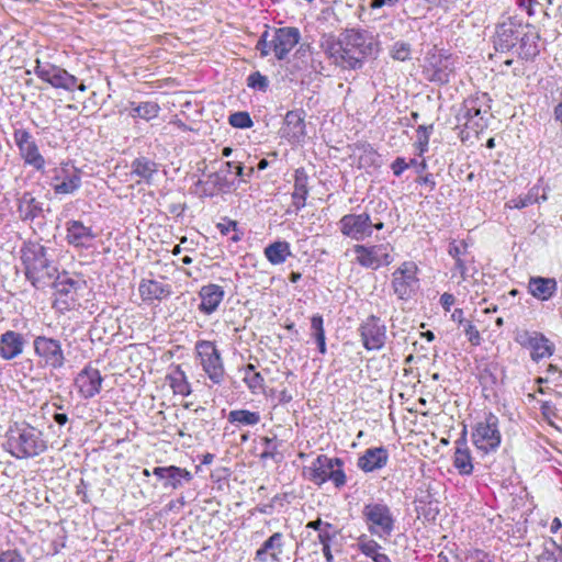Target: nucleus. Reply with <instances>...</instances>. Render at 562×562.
<instances>
[{"label": "nucleus", "mask_w": 562, "mask_h": 562, "mask_svg": "<svg viewBox=\"0 0 562 562\" xmlns=\"http://www.w3.org/2000/svg\"><path fill=\"white\" fill-rule=\"evenodd\" d=\"M319 47L333 65L342 70H358L372 55L373 36L367 32L349 29L336 36L325 33L319 38Z\"/></svg>", "instance_id": "1"}, {"label": "nucleus", "mask_w": 562, "mask_h": 562, "mask_svg": "<svg viewBox=\"0 0 562 562\" xmlns=\"http://www.w3.org/2000/svg\"><path fill=\"white\" fill-rule=\"evenodd\" d=\"M7 446L16 459H29L44 453L48 442L41 429L26 422H15L7 431Z\"/></svg>", "instance_id": "2"}, {"label": "nucleus", "mask_w": 562, "mask_h": 562, "mask_svg": "<svg viewBox=\"0 0 562 562\" xmlns=\"http://www.w3.org/2000/svg\"><path fill=\"white\" fill-rule=\"evenodd\" d=\"M304 475L318 486L331 481L335 487L340 488L347 482L344 461L326 454H319L311 465L304 468Z\"/></svg>", "instance_id": "3"}, {"label": "nucleus", "mask_w": 562, "mask_h": 562, "mask_svg": "<svg viewBox=\"0 0 562 562\" xmlns=\"http://www.w3.org/2000/svg\"><path fill=\"white\" fill-rule=\"evenodd\" d=\"M25 276L35 288H43L53 281L57 269L46 256L42 246L29 249L23 255Z\"/></svg>", "instance_id": "4"}, {"label": "nucleus", "mask_w": 562, "mask_h": 562, "mask_svg": "<svg viewBox=\"0 0 562 562\" xmlns=\"http://www.w3.org/2000/svg\"><path fill=\"white\" fill-rule=\"evenodd\" d=\"M362 518L368 531L379 538L391 536L394 530V517L390 507L383 502H370L362 508Z\"/></svg>", "instance_id": "5"}, {"label": "nucleus", "mask_w": 562, "mask_h": 562, "mask_svg": "<svg viewBox=\"0 0 562 562\" xmlns=\"http://www.w3.org/2000/svg\"><path fill=\"white\" fill-rule=\"evenodd\" d=\"M196 358L202 370L213 384H222L225 378V368L220 350L215 342L198 340L194 346Z\"/></svg>", "instance_id": "6"}, {"label": "nucleus", "mask_w": 562, "mask_h": 562, "mask_svg": "<svg viewBox=\"0 0 562 562\" xmlns=\"http://www.w3.org/2000/svg\"><path fill=\"white\" fill-rule=\"evenodd\" d=\"M498 424V417L493 413L485 414L484 418L475 424L472 431V442L477 450L488 453L499 447L502 435Z\"/></svg>", "instance_id": "7"}, {"label": "nucleus", "mask_w": 562, "mask_h": 562, "mask_svg": "<svg viewBox=\"0 0 562 562\" xmlns=\"http://www.w3.org/2000/svg\"><path fill=\"white\" fill-rule=\"evenodd\" d=\"M13 140L24 166L31 167L35 171L43 172L45 170L46 160L41 154L40 147L32 133L25 128H15L13 132Z\"/></svg>", "instance_id": "8"}, {"label": "nucleus", "mask_w": 562, "mask_h": 562, "mask_svg": "<svg viewBox=\"0 0 562 562\" xmlns=\"http://www.w3.org/2000/svg\"><path fill=\"white\" fill-rule=\"evenodd\" d=\"M383 226L384 224L381 221L373 223L368 213L347 214L339 221L340 232L357 241L370 237L373 227L380 231Z\"/></svg>", "instance_id": "9"}, {"label": "nucleus", "mask_w": 562, "mask_h": 562, "mask_svg": "<svg viewBox=\"0 0 562 562\" xmlns=\"http://www.w3.org/2000/svg\"><path fill=\"white\" fill-rule=\"evenodd\" d=\"M417 272L414 261H405L392 273V289L400 300L409 299L419 288Z\"/></svg>", "instance_id": "10"}, {"label": "nucleus", "mask_w": 562, "mask_h": 562, "mask_svg": "<svg viewBox=\"0 0 562 562\" xmlns=\"http://www.w3.org/2000/svg\"><path fill=\"white\" fill-rule=\"evenodd\" d=\"M34 72L40 79L57 89L74 91L76 89V83H78V78L76 76L50 63H41L40 60H36Z\"/></svg>", "instance_id": "11"}, {"label": "nucleus", "mask_w": 562, "mask_h": 562, "mask_svg": "<svg viewBox=\"0 0 562 562\" xmlns=\"http://www.w3.org/2000/svg\"><path fill=\"white\" fill-rule=\"evenodd\" d=\"M390 244H379L373 246L356 245L353 251L357 255V262L369 269L376 270L381 266H387L393 261Z\"/></svg>", "instance_id": "12"}, {"label": "nucleus", "mask_w": 562, "mask_h": 562, "mask_svg": "<svg viewBox=\"0 0 562 562\" xmlns=\"http://www.w3.org/2000/svg\"><path fill=\"white\" fill-rule=\"evenodd\" d=\"M35 355L44 362L46 367L59 369L65 363V355L59 340L37 336L33 341Z\"/></svg>", "instance_id": "13"}, {"label": "nucleus", "mask_w": 562, "mask_h": 562, "mask_svg": "<svg viewBox=\"0 0 562 562\" xmlns=\"http://www.w3.org/2000/svg\"><path fill=\"white\" fill-rule=\"evenodd\" d=\"M363 347L371 350H380L386 341V326L376 316L368 317L359 328Z\"/></svg>", "instance_id": "14"}, {"label": "nucleus", "mask_w": 562, "mask_h": 562, "mask_svg": "<svg viewBox=\"0 0 562 562\" xmlns=\"http://www.w3.org/2000/svg\"><path fill=\"white\" fill-rule=\"evenodd\" d=\"M50 186L56 194H71L81 186L80 171L74 166L64 164L54 169Z\"/></svg>", "instance_id": "15"}, {"label": "nucleus", "mask_w": 562, "mask_h": 562, "mask_svg": "<svg viewBox=\"0 0 562 562\" xmlns=\"http://www.w3.org/2000/svg\"><path fill=\"white\" fill-rule=\"evenodd\" d=\"M486 94L474 99H468L463 106V116L467 119L464 123L468 128H474L475 132L486 127L487 122L485 115L488 114L490 105Z\"/></svg>", "instance_id": "16"}, {"label": "nucleus", "mask_w": 562, "mask_h": 562, "mask_svg": "<svg viewBox=\"0 0 562 562\" xmlns=\"http://www.w3.org/2000/svg\"><path fill=\"white\" fill-rule=\"evenodd\" d=\"M66 241L77 249H89L93 247L97 234L90 226L81 221L70 220L66 223Z\"/></svg>", "instance_id": "17"}, {"label": "nucleus", "mask_w": 562, "mask_h": 562, "mask_svg": "<svg viewBox=\"0 0 562 562\" xmlns=\"http://www.w3.org/2000/svg\"><path fill=\"white\" fill-rule=\"evenodd\" d=\"M305 112L303 110H292L286 112L284 116L280 136L292 144H299L305 137Z\"/></svg>", "instance_id": "18"}, {"label": "nucleus", "mask_w": 562, "mask_h": 562, "mask_svg": "<svg viewBox=\"0 0 562 562\" xmlns=\"http://www.w3.org/2000/svg\"><path fill=\"white\" fill-rule=\"evenodd\" d=\"M301 34L296 27L278 29L272 36L273 54L279 59H284L294 46L300 42Z\"/></svg>", "instance_id": "19"}, {"label": "nucleus", "mask_w": 562, "mask_h": 562, "mask_svg": "<svg viewBox=\"0 0 562 562\" xmlns=\"http://www.w3.org/2000/svg\"><path fill=\"white\" fill-rule=\"evenodd\" d=\"M102 381L103 379L98 369L86 367L78 373L75 383L79 393L85 398H91L100 392Z\"/></svg>", "instance_id": "20"}, {"label": "nucleus", "mask_w": 562, "mask_h": 562, "mask_svg": "<svg viewBox=\"0 0 562 562\" xmlns=\"http://www.w3.org/2000/svg\"><path fill=\"white\" fill-rule=\"evenodd\" d=\"M24 338L20 333L7 330L0 336V356L4 360H12L22 355Z\"/></svg>", "instance_id": "21"}, {"label": "nucleus", "mask_w": 562, "mask_h": 562, "mask_svg": "<svg viewBox=\"0 0 562 562\" xmlns=\"http://www.w3.org/2000/svg\"><path fill=\"white\" fill-rule=\"evenodd\" d=\"M389 460V452L383 447L369 448L358 459L357 465L363 472H373L384 468Z\"/></svg>", "instance_id": "22"}, {"label": "nucleus", "mask_w": 562, "mask_h": 562, "mask_svg": "<svg viewBox=\"0 0 562 562\" xmlns=\"http://www.w3.org/2000/svg\"><path fill=\"white\" fill-rule=\"evenodd\" d=\"M138 292L143 301H161L171 294L169 284L153 279H143L138 286Z\"/></svg>", "instance_id": "23"}, {"label": "nucleus", "mask_w": 562, "mask_h": 562, "mask_svg": "<svg viewBox=\"0 0 562 562\" xmlns=\"http://www.w3.org/2000/svg\"><path fill=\"white\" fill-rule=\"evenodd\" d=\"M199 295L201 297L199 310L204 314H212L223 301L224 290L217 284H207L201 288Z\"/></svg>", "instance_id": "24"}, {"label": "nucleus", "mask_w": 562, "mask_h": 562, "mask_svg": "<svg viewBox=\"0 0 562 562\" xmlns=\"http://www.w3.org/2000/svg\"><path fill=\"white\" fill-rule=\"evenodd\" d=\"M43 213V203L40 202L31 192H24L18 199V214L21 221H34Z\"/></svg>", "instance_id": "25"}, {"label": "nucleus", "mask_w": 562, "mask_h": 562, "mask_svg": "<svg viewBox=\"0 0 562 562\" xmlns=\"http://www.w3.org/2000/svg\"><path fill=\"white\" fill-rule=\"evenodd\" d=\"M157 175L158 165L146 157L136 158L131 164V176L139 178L137 183L145 182L151 186Z\"/></svg>", "instance_id": "26"}, {"label": "nucleus", "mask_w": 562, "mask_h": 562, "mask_svg": "<svg viewBox=\"0 0 562 562\" xmlns=\"http://www.w3.org/2000/svg\"><path fill=\"white\" fill-rule=\"evenodd\" d=\"M529 293L540 300L547 301L557 291V281L553 278L531 277L528 283Z\"/></svg>", "instance_id": "27"}, {"label": "nucleus", "mask_w": 562, "mask_h": 562, "mask_svg": "<svg viewBox=\"0 0 562 562\" xmlns=\"http://www.w3.org/2000/svg\"><path fill=\"white\" fill-rule=\"evenodd\" d=\"M453 465L461 475H470L473 472L472 457L465 439L456 441Z\"/></svg>", "instance_id": "28"}, {"label": "nucleus", "mask_w": 562, "mask_h": 562, "mask_svg": "<svg viewBox=\"0 0 562 562\" xmlns=\"http://www.w3.org/2000/svg\"><path fill=\"white\" fill-rule=\"evenodd\" d=\"M548 196L546 193V189L541 186V180L537 184H535L527 194L522 196H518L509 201V206L515 209H524L533 203H538L540 201H547Z\"/></svg>", "instance_id": "29"}, {"label": "nucleus", "mask_w": 562, "mask_h": 562, "mask_svg": "<svg viewBox=\"0 0 562 562\" xmlns=\"http://www.w3.org/2000/svg\"><path fill=\"white\" fill-rule=\"evenodd\" d=\"M307 182V175L301 169L295 170L292 200L296 210L303 209L306 204V198L308 195Z\"/></svg>", "instance_id": "30"}, {"label": "nucleus", "mask_w": 562, "mask_h": 562, "mask_svg": "<svg viewBox=\"0 0 562 562\" xmlns=\"http://www.w3.org/2000/svg\"><path fill=\"white\" fill-rule=\"evenodd\" d=\"M526 336H528V344L532 349L531 358L535 361H538L544 357H550L553 353L552 344L543 335L535 333L530 336L526 334Z\"/></svg>", "instance_id": "31"}, {"label": "nucleus", "mask_w": 562, "mask_h": 562, "mask_svg": "<svg viewBox=\"0 0 562 562\" xmlns=\"http://www.w3.org/2000/svg\"><path fill=\"white\" fill-rule=\"evenodd\" d=\"M170 387L175 394L188 396L191 394V385L187 379L184 371L177 367L171 373L167 375Z\"/></svg>", "instance_id": "32"}, {"label": "nucleus", "mask_w": 562, "mask_h": 562, "mask_svg": "<svg viewBox=\"0 0 562 562\" xmlns=\"http://www.w3.org/2000/svg\"><path fill=\"white\" fill-rule=\"evenodd\" d=\"M265 256L270 263L281 265L291 256L290 245L286 241H276L265 248Z\"/></svg>", "instance_id": "33"}, {"label": "nucleus", "mask_w": 562, "mask_h": 562, "mask_svg": "<svg viewBox=\"0 0 562 562\" xmlns=\"http://www.w3.org/2000/svg\"><path fill=\"white\" fill-rule=\"evenodd\" d=\"M227 419L236 426H255L260 423L261 416L259 412L234 409L228 413Z\"/></svg>", "instance_id": "34"}, {"label": "nucleus", "mask_w": 562, "mask_h": 562, "mask_svg": "<svg viewBox=\"0 0 562 562\" xmlns=\"http://www.w3.org/2000/svg\"><path fill=\"white\" fill-rule=\"evenodd\" d=\"M243 381L252 394H258L263 390V378L255 370L254 364H247L244 369Z\"/></svg>", "instance_id": "35"}, {"label": "nucleus", "mask_w": 562, "mask_h": 562, "mask_svg": "<svg viewBox=\"0 0 562 562\" xmlns=\"http://www.w3.org/2000/svg\"><path fill=\"white\" fill-rule=\"evenodd\" d=\"M131 116L140 117L143 120L149 121L158 116L160 111L159 105L156 102H142L139 104L132 103Z\"/></svg>", "instance_id": "36"}, {"label": "nucleus", "mask_w": 562, "mask_h": 562, "mask_svg": "<svg viewBox=\"0 0 562 562\" xmlns=\"http://www.w3.org/2000/svg\"><path fill=\"white\" fill-rule=\"evenodd\" d=\"M432 80L440 83L449 81V76L452 72L450 59L448 57L439 56L438 61L432 64Z\"/></svg>", "instance_id": "37"}, {"label": "nucleus", "mask_w": 562, "mask_h": 562, "mask_svg": "<svg viewBox=\"0 0 562 562\" xmlns=\"http://www.w3.org/2000/svg\"><path fill=\"white\" fill-rule=\"evenodd\" d=\"M192 474L187 469H182L176 465L169 467V475L168 482L165 486H170L173 490L179 488L182 485V481L190 482L192 480Z\"/></svg>", "instance_id": "38"}, {"label": "nucleus", "mask_w": 562, "mask_h": 562, "mask_svg": "<svg viewBox=\"0 0 562 562\" xmlns=\"http://www.w3.org/2000/svg\"><path fill=\"white\" fill-rule=\"evenodd\" d=\"M434 131V125H419L416 130V143L415 146L418 150V155L422 156L428 150V144L430 135Z\"/></svg>", "instance_id": "39"}, {"label": "nucleus", "mask_w": 562, "mask_h": 562, "mask_svg": "<svg viewBox=\"0 0 562 562\" xmlns=\"http://www.w3.org/2000/svg\"><path fill=\"white\" fill-rule=\"evenodd\" d=\"M357 548L361 553L370 559H373L381 550V546L367 535H362L358 538Z\"/></svg>", "instance_id": "40"}, {"label": "nucleus", "mask_w": 562, "mask_h": 562, "mask_svg": "<svg viewBox=\"0 0 562 562\" xmlns=\"http://www.w3.org/2000/svg\"><path fill=\"white\" fill-rule=\"evenodd\" d=\"M516 37H514L513 29L501 26L496 32L495 45L501 49H509L515 45Z\"/></svg>", "instance_id": "41"}, {"label": "nucleus", "mask_w": 562, "mask_h": 562, "mask_svg": "<svg viewBox=\"0 0 562 562\" xmlns=\"http://www.w3.org/2000/svg\"><path fill=\"white\" fill-rule=\"evenodd\" d=\"M282 539L283 535L281 532H274L271 537H269L263 543L262 547L267 551L271 552V558L274 561H279V554L282 552Z\"/></svg>", "instance_id": "42"}, {"label": "nucleus", "mask_w": 562, "mask_h": 562, "mask_svg": "<svg viewBox=\"0 0 562 562\" xmlns=\"http://www.w3.org/2000/svg\"><path fill=\"white\" fill-rule=\"evenodd\" d=\"M228 122L233 127L248 128L252 126V121L247 112H235L229 115Z\"/></svg>", "instance_id": "43"}, {"label": "nucleus", "mask_w": 562, "mask_h": 562, "mask_svg": "<svg viewBox=\"0 0 562 562\" xmlns=\"http://www.w3.org/2000/svg\"><path fill=\"white\" fill-rule=\"evenodd\" d=\"M391 56L395 60L405 61L411 57V45L405 42H396L392 46Z\"/></svg>", "instance_id": "44"}, {"label": "nucleus", "mask_w": 562, "mask_h": 562, "mask_svg": "<svg viewBox=\"0 0 562 562\" xmlns=\"http://www.w3.org/2000/svg\"><path fill=\"white\" fill-rule=\"evenodd\" d=\"M268 78L261 75L259 71L250 74L247 78L248 87L259 91H266L268 88Z\"/></svg>", "instance_id": "45"}, {"label": "nucleus", "mask_w": 562, "mask_h": 562, "mask_svg": "<svg viewBox=\"0 0 562 562\" xmlns=\"http://www.w3.org/2000/svg\"><path fill=\"white\" fill-rule=\"evenodd\" d=\"M463 326V331L465 336L468 337V340L471 342L472 346H479L481 345L482 337L477 328L472 324V322L468 321Z\"/></svg>", "instance_id": "46"}, {"label": "nucleus", "mask_w": 562, "mask_h": 562, "mask_svg": "<svg viewBox=\"0 0 562 562\" xmlns=\"http://www.w3.org/2000/svg\"><path fill=\"white\" fill-rule=\"evenodd\" d=\"M448 254L453 259L467 257L468 256V245L463 240L462 241L453 240L449 244Z\"/></svg>", "instance_id": "47"}, {"label": "nucleus", "mask_w": 562, "mask_h": 562, "mask_svg": "<svg viewBox=\"0 0 562 562\" xmlns=\"http://www.w3.org/2000/svg\"><path fill=\"white\" fill-rule=\"evenodd\" d=\"M56 288L58 293L68 295L77 292L79 289V282L72 279H66L64 281H59L56 284Z\"/></svg>", "instance_id": "48"}, {"label": "nucleus", "mask_w": 562, "mask_h": 562, "mask_svg": "<svg viewBox=\"0 0 562 562\" xmlns=\"http://www.w3.org/2000/svg\"><path fill=\"white\" fill-rule=\"evenodd\" d=\"M467 257L454 259V267L451 269V277L457 278L459 277V282L465 280L467 278Z\"/></svg>", "instance_id": "49"}, {"label": "nucleus", "mask_w": 562, "mask_h": 562, "mask_svg": "<svg viewBox=\"0 0 562 562\" xmlns=\"http://www.w3.org/2000/svg\"><path fill=\"white\" fill-rule=\"evenodd\" d=\"M256 48L260 52L262 57L273 53L272 38L268 40V32H265L258 41Z\"/></svg>", "instance_id": "50"}, {"label": "nucleus", "mask_w": 562, "mask_h": 562, "mask_svg": "<svg viewBox=\"0 0 562 562\" xmlns=\"http://www.w3.org/2000/svg\"><path fill=\"white\" fill-rule=\"evenodd\" d=\"M311 328L315 338L325 336L323 317L321 315H314L311 319Z\"/></svg>", "instance_id": "51"}, {"label": "nucleus", "mask_w": 562, "mask_h": 562, "mask_svg": "<svg viewBox=\"0 0 562 562\" xmlns=\"http://www.w3.org/2000/svg\"><path fill=\"white\" fill-rule=\"evenodd\" d=\"M0 562H25V560L18 551L8 550L0 554Z\"/></svg>", "instance_id": "52"}, {"label": "nucleus", "mask_w": 562, "mask_h": 562, "mask_svg": "<svg viewBox=\"0 0 562 562\" xmlns=\"http://www.w3.org/2000/svg\"><path fill=\"white\" fill-rule=\"evenodd\" d=\"M407 168H409V164L402 157H397L391 165V169L396 177H400Z\"/></svg>", "instance_id": "53"}, {"label": "nucleus", "mask_w": 562, "mask_h": 562, "mask_svg": "<svg viewBox=\"0 0 562 562\" xmlns=\"http://www.w3.org/2000/svg\"><path fill=\"white\" fill-rule=\"evenodd\" d=\"M538 562H562V552L557 555L552 551L544 550L539 554Z\"/></svg>", "instance_id": "54"}, {"label": "nucleus", "mask_w": 562, "mask_h": 562, "mask_svg": "<svg viewBox=\"0 0 562 562\" xmlns=\"http://www.w3.org/2000/svg\"><path fill=\"white\" fill-rule=\"evenodd\" d=\"M331 525L329 522H325V528H323L318 533V541L323 547H325V543L330 544V541L334 538V535L329 531Z\"/></svg>", "instance_id": "55"}, {"label": "nucleus", "mask_w": 562, "mask_h": 562, "mask_svg": "<svg viewBox=\"0 0 562 562\" xmlns=\"http://www.w3.org/2000/svg\"><path fill=\"white\" fill-rule=\"evenodd\" d=\"M237 223L235 221L226 220L217 224V228L222 235H228L231 231H236Z\"/></svg>", "instance_id": "56"}, {"label": "nucleus", "mask_w": 562, "mask_h": 562, "mask_svg": "<svg viewBox=\"0 0 562 562\" xmlns=\"http://www.w3.org/2000/svg\"><path fill=\"white\" fill-rule=\"evenodd\" d=\"M456 299L451 293L445 292L440 296V304L446 312H449L451 306L454 304Z\"/></svg>", "instance_id": "57"}, {"label": "nucleus", "mask_w": 562, "mask_h": 562, "mask_svg": "<svg viewBox=\"0 0 562 562\" xmlns=\"http://www.w3.org/2000/svg\"><path fill=\"white\" fill-rule=\"evenodd\" d=\"M541 412L546 418H550L555 415L553 405L548 401L541 404Z\"/></svg>", "instance_id": "58"}, {"label": "nucleus", "mask_w": 562, "mask_h": 562, "mask_svg": "<svg viewBox=\"0 0 562 562\" xmlns=\"http://www.w3.org/2000/svg\"><path fill=\"white\" fill-rule=\"evenodd\" d=\"M451 318L461 326L468 322L467 319H464V313L462 308H456L451 314Z\"/></svg>", "instance_id": "59"}, {"label": "nucleus", "mask_w": 562, "mask_h": 562, "mask_svg": "<svg viewBox=\"0 0 562 562\" xmlns=\"http://www.w3.org/2000/svg\"><path fill=\"white\" fill-rule=\"evenodd\" d=\"M153 474L158 479H168L169 475V467H156L153 470Z\"/></svg>", "instance_id": "60"}, {"label": "nucleus", "mask_w": 562, "mask_h": 562, "mask_svg": "<svg viewBox=\"0 0 562 562\" xmlns=\"http://www.w3.org/2000/svg\"><path fill=\"white\" fill-rule=\"evenodd\" d=\"M398 0H372L371 8L379 9L384 5H394Z\"/></svg>", "instance_id": "61"}, {"label": "nucleus", "mask_w": 562, "mask_h": 562, "mask_svg": "<svg viewBox=\"0 0 562 562\" xmlns=\"http://www.w3.org/2000/svg\"><path fill=\"white\" fill-rule=\"evenodd\" d=\"M536 0H517L519 7L525 8L529 15H532V5L536 3Z\"/></svg>", "instance_id": "62"}, {"label": "nucleus", "mask_w": 562, "mask_h": 562, "mask_svg": "<svg viewBox=\"0 0 562 562\" xmlns=\"http://www.w3.org/2000/svg\"><path fill=\"white\" fill-rule=\"evenodd\" d=\"M278 397H279V402L282 404H286V403L291 402L293 398L292 394L288 390H282L279 393Z\"/></svg>", "instance_id": "63"}, {"label": "nucleus", "mask_w": 562, "mask_h": 562, "mask_svg": "<svg viewBox=\"0 0 562 562\" xmlns=\"http://www.w3.org/2000/svg\"><path fill=\"white\" fill-rule=\"evenodd\" d=\"M554 117L562 126V101L554 108Z\"/></svg>", "instance_id": "64"}]
</instances>
